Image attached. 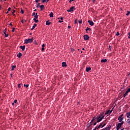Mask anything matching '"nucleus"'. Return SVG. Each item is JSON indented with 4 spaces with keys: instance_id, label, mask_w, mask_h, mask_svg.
<instances>
[{
    "instance_id": "nucleus-1",
    "label": "nucleus",
    "mask_w": 130,
    "mask_h": 130,
    "mask_svg": "<svg viewBox=\"0 0 130 130\" xmlns=\"http://www.w3.org/2000/svg\"><path fill=\"white\" fill-rule=\"evenodd\" d=\"M24 41L25 43L26 44H28V43H32V42H33V38L31 39H26Z\"/></svg>"
},
{
    "instance_id": "nucleus-2",
    "label": "nucleus",
    "mask_w": 130,
    "mask_h": 130,
    "mask_svg": "<svg viewBox=\"0 0 130 130\" xmlns=\"http://www.w3.org/2000/svg\"><path fill=\"white\" fill-rule=\"evenodd\" d=\"M103 118H104V116L103 115H102L99 116L97 118L96 122H100V121H101V120H102V119H103Z\"/></svg>"
},
{
    "instance_id": "nucleus-3",
    "label": "nucleus",
    "mask_w": 130,
    "mask_h": 130,
    "mask_svg": "<svg viewBox=\"0 0 130 130\" xmlns=\"http://www.w3.org/2000/svg\"><path fill=\"white\" fill-rule=\"evenodd\" d=\"M122 124H123V121H122L121 123H118L116 127V129L119 130L122 126Z\"/></svg>"
},
{
    "instance_id": "nucleus-4",
    "label": "nucleus",
    "mask_w": 130,
    "mask_h": 130,
    "mask_svg": "<svg viewBox=\"0 0 130 130\" xmlns=\"http://www.w3.org/2000/svg\"><path fill=\"white\" fill-rule=\"evenodd\" d=\"M95 119H97V117H94L92 119L91 122H90L89 123H88V124H87V126H88L89 127H90V126H91L92 125V123L93 122V121H94V120H95Z\"/></svg>"
},
{
    "instance_id": "nucleus-5",
    "label": "nucleus",
    "mask_w": 130,
    "mask_h": 130,
    "mask_svg": "<svg viewBox=\"0 0 130 130\" xmlns=\"http://www.w3.org/2000/svg\"><path fill=\"white\" fill-rule=\"evenodd\" d=\"M122 116H123V114H122L119 116L118 120L119 121V122H122V120H123V118Z\"/></svg>"
},
{
    "instance_id": "nucleus-6",
    "label": "nucleus",
    "mask_w": 130,
    "mask_h": 130,
    "mask_svg": "<svg viewBox=\"0 0 130 130\" xmlns=\"http://www.w3.org/2000/svg\"><path fill=\"white\" fill-rule=\"evenodd\" d=\"M74 10H76V8H75V7H72L70 8V10H67V12H74Z\"/></svg>"
},
{
    "instance_id": "nucleus-7",
    "label": "nucleus",
    "mask_w": 130,
    "mask_h": 130,
    "mask_svg": "<svg viewBox=\"0 0 130 130\" xmlns=\"http://www.w3.org/2000/svg\"><path fill=\"white\" fill-rule=\"evenodd\" d=\"M83 37H84V40H89V39H90V37H89V36H88V35H84V36H83Z\"/></svg>"
},
{
    "instance_id": "nucleus-8",
    "label": "nucleus",
    "mask_w": 130,
    "mask_h": 130,
    "mask_svg": "<svg viewBox=\"0 0 130 130\" xmlns=\"http://www.w3.org/2000/svg\"><path fill=\"white\" fill-rule=\"evenodd\" d=\"M88 23H89V25L90 26H93L94 25V22L91 20H88Z\"/></svg>"
},
{
    "instance_id": "nucleus-9",
    "label": "nucleus",
    "mask_w": 130,
    "mask_h": 130,
    "mask_svg": "<svg viewBox=\"0 0 130 130\" xmlns=\"http://www.w3.org/2000/svg\"><path fill=\"white\" fill-rule=\"evenodd\" d=\"M40 8L41 9V11H43V10H44V5H42L41 6H40Z\"/></svg>"
},
{
    "instance_id": "nucleus-10",
    "label": "nucleus",
    "mask_w": 130,
    "mask_h": 130,
    "mask_svg": "<svg viewBox=\"0 0 130 130\" xmlns=\"http://www.w3.org/2000/svg\"><path fill=\"white\" fill-rule=\"evenodd\" d=\"M25 46H21L20 47V48H21V49H22V50L23 51H24V50H25Z\"/></svg>"
},
{
    "instance_id": "nucleus-11",
    "label": "nucleus",
    "mask_w": 130,
    "mask_h": 130,
    "mask_svg": "<svg viewBox=\"0 0 130 130\" xmlns=\"http://www.w3.org/2000/svg\"><path fill=\"white\" fill-rule=\"evenodd\" d=\"M112 112V110H108L107 112L106 113V114H110V113Z\"/></svg>"
},
{
    "instance_id": "nucleus-12",
    "label": "nucleus",
    "mask_w": 130,
    "mask_h": 130,
    "mask_svg": "<svg viewBox=\"0 0 130 130\" xmlns=\"http://www.w3.org/2000/svg\"><path fill=\"white\" fill-rule=\"evenodd\" d=\"M21 56H22V54L21 53V52H19L18 54H17V57H18L19 58H21Z\"/></svg>"
},
{
    "instance_id": "nucleus-13",
    "label": "nucleus",
    "mask_w": 130,
    "mask_h": 130,
    "mask_svg": "<svg viewBox=\"0 0 130 130\" xmlns=\"http://www.w3.org/2000/svg\"><path fill=\"white\" fill-rule=\"evenodd\" d=\"M36 26H37V24L35 23L34 25H33L32 27L31 28V30H33L34 29H35V27H36Z\"/></svg>"
},
{
    "instance_id": "nucleus-14",
    "label": "nucleus",
    "mask_w": 130,
    "mask_h": 130,
    "mask_svg": "<svg viewBox=\"0 0 130 130\" xmlns=\"http://www.w3.org/2000/svg\"><path fill=\"white\" fill-rule=\"evenodd\" d=\"M62 67H67V63L65 62H63L62 63Z\"/></svg>"
},
{
    "instance_id": "nucleus-15",
    "label": "nucleus",
    "mask_w": 130,
    "mask_h": 130,
    "mask_svg": "<svg viewBox=\"0 0 130 130\" xmlns=\"http://www.w3.org/2000/svg\"><path fill=\"white\" fill-rule=\"evenodd\" d=\"M50 24H51V22H49V20L47 21L46 22V25H49Z\"/></svg>"
},
{
    "instance_id": "nucleus-16",
    "label": "nucleus",
    "mask_w": 130,
    "mask_h": 130,
    "mask_svg": "<svg viewBox=\"0 0 130 130\" xmlns=\"http://www.w3.org/2000/svg\"><path fill=\"white\" fill-rule=\"evenodd\" d=\"M49 2V0H42V3H48Z\"/></svg>"
},
{
    "instance_id": "nucleus-17",
    "label": "nucleus",
    "mask_w": 130,
    "mask_h": 130,
    "mask_svg": "<svg viewBox=\"0 0 130 130\" xmlns=\"http://www.w3.org/2000/svg\"><path fill=\"white\" fill-rule=\"evenodd\" d=\"M101 61V62H106V61H107V59H102Z\"/></svg>"
},
{
    "instance_id": "nucleus-18",
    "label": "nucleus",
    "mask_w": 130,
    "mask_h": 130,
    "mask_svg": "<svg viewBox=\"0 0 130 130\" xmlns=\"http://www.w3.org/2000/svg\"><path fill=\"white\" fill-rule=\"evenodd\" d=\"M4 34L5 35V37H9V34H7V31H4Z\"/></svg>"
},
{
    "instance_id": "nucleus-19",
    "label": "nucleus",
    "mask_w": 130,
    "mask_h": 130,
    "mask_svg": "<svg viewBox=\"0 0 130 130\" xmlns=\"http://www.w3.org/2000/svg\"><path fill=\"white\" fill-rule=\"evenodd\" d=\"M90 71H91V68H86V72H90Z\"/></svg>"
},
{
    "instance_id": "nucleus-20",
    "label": "nucleus",
    "mask_w": 130,
    "mask_h": 130,
    "mask_svg": "<svg viewBox=\"0 0 130 130\" xmlns=\"http://www.w3.org/2000/svg\"><path fill=\"white\" fill-rule=\"evenodd\" d=\"M85 30L86 31V32H87V31H92V29H91V28H89V27H87L86 28V29H85Z\"/></svg>"
},
{
    "instance_id": "nucleus-21",
    "label": "nucleus",
    "mask_w": 130,
    "mask_h": 130,
    "mask_svg": "<svg viewBox=\"0 0 130 130\" xmlns=\"http://www.w3.org/2000/svg\"><path fill=\"white\" fill-rule=\"evenodd\" d=\"M126 115H127V118H129V116H130V112L127 113Z\"/></svg>"
},
{
    "instance_id": "nucleus-22",
    "label": "nucleus",
    "mask_w": 130,
    "mask_h": 130,
    "mask_svg": "<svg viewBox=\"0 0 130 130\" xmlns=\"http://www.w3.org/2000/svg\"><path fill=\"white\" fill-rule=\"evenodd\" d=\"M128 93V92H127V91H126V92L123 94V97H124H124H125L126 96H127Z\"/></svg>"
},
{
    "instance_id": "nucleus-23",
    "label": "nucleus",
    "mask_w": 130,
    "mask_h": 130,
    "mask_svg": "<svg viewBox=\"0 0 130 130\" xmlns=\"http://www.w3.org/2000/svg\"><path fill=\"white\" fill-rule=\"evenodd\" d=\"M49 16L51 18L52 17H53V13L52 12H51L50 15H49Z\"/></svg>"
},
{
    "instance_id": "nucleus-24",
    "label": "nucleus",
    "mask_w": 130,
    "mask_h": 130,
    "mask_svg": "<svg viewBox=\"0 0 130 130\" xmlns=\"http://www.w3.org/2000/svg\"><path fill=\"white\" fill-rule=\"evenodd\" d=\"M15 69H16V66H13L11 70L14 71V70H15Z\"/></svg>"
},
{
    "instance_id": "nucleus-25",
    "label": "nucleus",
    "mask_w": 130,
    "mask_h": 130,
    "mask_svg": "<svg viewBox=\"0 0 130 130\" xmlns=\"http://www.w3.org/2000/svg\"><path fill=\"white\" fill-rule=\"evenodd\" d=\"M127 123H130V117L127 120Z\"/></svg>"
},
{
    "instance_id": "nucleus-26",
    "label": "nucleus",
    "mask_w": 130,
    "mask_h": 130,
    "mask_svg": "<svg viewBox=\"0 0 130 130\" xmlns=\"http://www.w3.org/2000/svg\"><path fill=\"white\" fill-rule=\"evenodd\" d=\"M34 20L35 21V23H38V22H39V20L37 19H34Z\"/></svg>"
},
{
    "instance_id": "nucleus-27",
    "label": "nucleus",
    "mask_w": 130,
    "mask_h": 130,
    "mask_svg": "<svg viewBox=\"0 0 130 130\" xmlns=\"http://www.w3.org/2000/svg\"><path fill=\"white\" fill-rule=\"evenodd\" d=\"M24 87H25V88H28L29 87V85L28 84H24Z\"/></svg>"
},
{
    "instance_id": "nucleus-28",
    "label": "nucleus",
    "mask_w": 130,
    "mask_h": 130,
    "mask_svg": "<svg viewBox=\"0 0 130 130\" xmlns=\"http://www.w3.org/2000/svg\"><path fill=\"white\" fill-rule=\"evenodd\" d=\"M130 14V12L129 11H127V14H126V16H129Z\"/></svg>"
},
{
    "instance_id": "nucleus-29",
    "label": "nucleus",
    "mask_w": 130,
    "mask_h": 130,
    "mask_svg": "<svg viewBox=\"0 0 130 130\" xmlns=\"http://www.w3.org/2000/svg\"><path fill=\"white\" fill-rule=\"evenodd\" d=\"M102 123H101L98 126L99 128H100L101 127V126H102Z\"/></svg>"
},
{
    "instance_id": "nucleus-30",
    "label": "nucleus",
    "mask_w": 130,
    "mask_h": 130,
    "mask_svg": "<svg viewBox=\"0 0 130 130\" xmlns=\"http://www.w3.org/2000/svg\"><path fill=\"white\" fill-rule=\"evenodd\" d=\"M34 19H38V16L35 15V18Z\"/></svg>"
},
{
    "instance_id": "nucleus-31",
    "label": "nucleus",
    "mask_w": 130,
    "mask_h": 130,
    "mask_svg": "<svg viewBox=\"0 0 130 130\" xmlns=\"http://www.w3.org/2000/svg\"><path fill=\"white\" fill-rule=\"evenodd\" d=\"M111 48H112V47H111V46H109V50H111Z\"/></svg>"
},
{
    "instance_id": "nucleus-32",
    "label": "nucleus",
    "mask_w": 130,
    "mask_h": 130,
    "mask_svg": "<svg viewBox=\"0 0 130 130\" xmlns=\"http://www.w3.org/2000/svg\"><path fill=\"white\" fill-rule=\"evenodd\" d=\"M21 14H24V10H23L22 9H21Z\"/></svg>"
},
{
    "instance_id": "nucleus-33",
    "label": "nucleus",
    "mask_w": 130,
    "mask_h": 130,
    "mask_svg": "<svg viewBox=\"0 0 130 130\" xmlns=\"http://www.w3.org/2000/svg\"><path fill=\"white\" fill-rule=\"evenodd\" d=\"M40 6V3H39L38 5H37V8H40V6Z\"/></svg>"
},
{
    "instance_id": "nucleus-34",
    "label": "nucleus",
    "mask_w": 130,
    "mask_h": 130,
    "mask_svg": "<svg viewBox=\"0 0 130 130\" xmlns=\"http://www.w3.org/2000/svg\"><path fill=\"white\" fill-rule=\"evenodd\" d=\"M108 128L109 129V130H110V128H111V125H109L108 127Z\"/></svg>"
},
{
    "instance_id": "nucleus-35",
    "label": "nucleus",
    "mask_w": 130,
    "mask_h": 130,
    "mask_svg": "<svg viewBox=\"0 0 130 130\" xmlns=\"http://www.w3.org/2000/svg\"><path fill=\"white\" fill-rule=\"evenodd\" d=\"M99 127H98V126H96L95 128H94V129L96 130V129H99Z\"/></svg>"
},
{
    "instance_id": "nucleus-36",
    "label": "nucleus",
    "mask_w": 130,
    "mask_h": 130,
    "mask_svg": "<svg viewBox=\"0 0 130 130\" xmlns=\"http://www.w3.org/2000/svg\"><path fill=\"white\" fill-rule=\"evenodd\" d=\"M78 22L79 24H82V20H79Z\"/></svg>"
},
{
    "instance_id": "nucleus-37",
    "label": "nucleus",
    "mask_w": 130,
    "mask_h": 130,
    "mask_svg": "<svg viewBox=\"0 0 130 130\" xmlns=\"http://www.w3.org/2000/svg\"><path fill=\"white\" fill-rule=\"evenodd\" d=\"M104 130H109V129L107 127H105Z\"/></svg>"
},
{
    "instance_id": "nucleus-38",
    "label": "nucleus",
    "mask_w": 130,
    "mask_h": 130,
    "mask_svg": "<svg viewBox=\"0 0 130 130\" xmlns=\"http://www.w3.org/2000/svg\"><path fill=\"white\" fill-rule=\"evenodd\" d=\"M116 35V36H118L119 35V32H117Z\"/></svg>"
},
{
    "instance_id": "nucleus-39",
    "label": "nucleus",
    "mask_w": 130,
    "mask_h": 130,
    "mask_svg": "<svg viewBox=\"0 0 130 130\" xmlns=\"http://www.w3.org/2000/svg\"><path fill=\"white\" fill-rule=\"evenodd\" d=\"M77 22H78V19H76L75 21V24H77L78 23Z\"/></svg>"
},
{
    "instance_id": "nucleus-40",
    "label": "nucleus",
    "mask_w": 130,
    "mask_h": 130,
    "mask_svg": "<svg viewBox=\"0 0 130 130\" xmlns=\"http://www.w3.org/2000/svg\"><path fill=\"white\" fill-rule=\"evenodd\" d=\"M105 125H106V123L104 124L102 126V127H104V126H105Z\"/></svg>"
},
{
    "instance_id": "nucleus-41",
    "label": "nucleus",
    "mask_w": 130,
    "mask_h": 130,
    "mask_svg": "<svg viewBox=\"0 0 130 130\" xmlns=\"http://www.w3.org/2000/svg\"><path fill=\"white\" fill-rule=\"evenodd\" d=\"M130 92V88H129L127 90V92Z\"/></svg>"
},
{
    "instance_id": "nucleus-42",
    "label": "nucleus",
    "mask_w": 130,
    "mask_h": 130,
    "mask_svg": "<svg viewBox=\"0 0 130 130\" xmlns=\"http://www.w3.org/2000/svg\"><path fill=\"white\" fill-rule=\"evenodd\" d=\"M15 29H16L15 27H13L12 29V31L15 32Z\"/></svg>"
},
{
    "instance_id": "nucleus-43",
    "label": "nucleus",
    "mask_w": 130,
    "mask_h": 130,
    "mask_svg": "<svg viewBox=\"0 0 130 130\" xmlns=\"http://www.w3.org/2000/svg\"><path fill=\"white\" fill-rule=\"evenodd\" d=\"M71 51H72V52L75 51V49L74 48H71Z\"/></svg>"
},
{
    "instance_id": "nucleus-44",
    "label": "nucleus",
    "mask_w": 130,
    "mask_h": 130,
    "mask_svg": "<svg viewBox=\"0 0 130 130\" xmlns=\"http://www.w3.org/2000/svg\"><path fill=\"white\" fill-rule=\"evenodd\" d=\"M18 88H21V84H19L18 85Z\"/></svg>"
},
{
    "instance_id": "nucleus-45",
    "label": "nucleus",
    "mask_w": 130,
    "mask_h": 130,
    "mask_svg": "<svg viewBox=\"0 0 130 130\" xmlns=\"http://www.w3.org/2000/svg\"><path fill=\"white\" fill-rule=\"evenodd\" d=\"M18 102V101L17 100H14V103H17Z\"/></svg>"
},
{
    "instance_id": "nucleus-46",
    "label": "nucleus",
    "mask_w": 130,
    "mask_h": 130,
    "mask_svg": "<svg viewBox=\"0 0 130 130\" xmlns=\"http://www.w3.org/2000/svg\"><path fill=\"white\" fill-rule=\"evenodd\" d=\"M11 10H12V8H11V7H9L8 8V12H9V11H11Z\"/></svg>"
},
{
    "instance_id": "nucleus-47",
    "label": "nucleus",
    "mask_w": 130,
    "mask_h": 130,
    "mask_svg": "<svg viewBox=\"0 0 130 130\" xmlns=\"http://www.w3.org/2000/svg\"><path fill=\"white\" fill-rule=\"evenodd\" d=\"M42 46L43 48L45 47V44H43L42 45Z\"/></svg>"
},
{
    "instance_id": "nucleus-48",
    "label": "nucleus",
    "mask_w": 130,
    "mask_h": 130,
    "mask_svg": "<svg viewBox=\"0 0 130 130\" xmlns=\"http://www.w3.org/2000/svg\"><path fill=\"white\" fill-rule=\"evenodd\" d=\"M128 35H129V36L128 37V38L129 39H130V32H129V33L128 34Z\"/></svg>"
},
{
    "instance_id": "nucleus-49",
    "label": "nucleus",
    "mask_w": 130,
    "mask_h": 130,
    "mask_svg": "<svg viewBox=\"0 0 130 130\" xmlns=\"http://www.w3.org/2000/svg\"><path fill=\"white\" fill-rule=\"evenodd\" d=\"M59 23H62V22H63V21H62V20H59Z\"/></svg>"
},
{
    "instance_id": "nucleus-50",
    "label": "nucleus",
    "mask_w": 130,
    "mask_h": 130,
    "mask_svg": "<svg viewBox=\"0 0 130 130\" xmlns=\"http://www.w3.org/2000/svg\"><path fill=\"white\" fill-rule=\"evenodd\" d=\"M35 15H36L35 12H34V13H32V16H35Z\"/></svg>"
},
{
    "instance_id": "nucleus-51",
    "label": "nucleus",
    "mask_w": 130,
    "mask_h": 130,
    "mask_svg": "<svg viewBox=\"0 0 130 130\" xmlns=\"http://www.w3.org/2000/svg\"><path fill=\"white\" fill-rule=\"evenodd\" d=\"M97 124V122H95L93 123V125H96Z\"/></svg>"
},
{
    "instance_id": "nucleus-52",
    "label": "nucleus",
    "mask_w": 130,
    "mask_h": 130,
    "mask_svg": "<svg viewBox=\"0 0 130 130\" xmlns=\"http://www.w3.org/2000/svg\"><path fill=\"white\" fill-rule=\"evenodd\" d=\"M40 0H36V3H39V2H40Z\"/></svg>"
},
{
    "instance_id": "nucleus-53",
    "label": "nucleus",
    "mask_w": 130,
    "mask_h": 130,
    "mask_svg": "<svg viewBox=\"0 0 130 130\" xmlns=\"http://www.w3.org/2000/svg\"><path fill=\"white\" fill-rule=\"evenodd\" d=\"M9 25L10 26H11V27H13V24H12V23H10Z\"/></svg>"
},
{
    "instance_id": "nucleus-54",
    "label": "nucleus",
    "mask_w": 130,
    "mask_h": 130,
    "mask_svg": "<svg viewBox=\"0 0 130 130\" xmlns=\"http://www.w3.org/2000/svg\"><path fill=\"white\" fill-rule=\"evenodd\" d=\"M42 51H44V48L42 47Z\"/></svg>"
},
{
    "instance_id": "nucleus-55",
    "label": "nucleus",
    "mask_w": 130,
    "mask_h": 130,
    "mask_svg": "<svg viewBox=\"0 0 130 130\" xmlns=\"http://www.w3.org/2000/svg\"><path fill=\"white\" fill-rule=\"evenodd\" d=\"M72 2H73V1L72 0H70V1H69V3L71 4V3H72Z\"/></svg>"
},
{
    "instance_id": "nucleus-56",
    "label": "nucleus",
    "mask_w": 130,
    "mask_h": 130,
    "mask_svg": "<svg viewBox=\"0 0 130 130\" xmlns=\"http://www.w3.org/2000/svg\"><path fill=\"white\" fill-rule=\"evenodd\" d=\"M4 32H7V28H5V29L4 30Z\"/></svg>"
},
{
    "instance_id": "nucleus-57",
    "label": "nucleus",
    "mask_w": 130,
    "mask_h": 130,
    "mask_svg": "<svg viewBox=\"0 0 130 130\" xmlns=\"http://www.w3.org/2000/svg\"><path fill=\"white\" fill-rule=\"evenodd\" d=\"M71 28V26H68V28H69V29H70V28Z\"/></svg>"
},
{
    "instance_id": "nucleus-58",
    "label": "nucleus",
    "mask_w": 130,
    "mask_h": 130,
    "mask_svg": "<svg viewBox=\"0 0 130 130\" xmlns=\"http://www.w3.org/2000/svg\"><path fill=\"white\" fill-rule=\"evenodd\" d=\"M13 13H16V10H13Z\"/></svg>"
},
{
    "instance_id": "nucleus-59",
    "label": "nucleus",
    "mask_w": 130,
    "mask_h": 130,
    "mask_svg": "<svg viewBox=\"0 0 130 130\" xmlns=\"http://www.w3.org/2000/svg\"><path fill=\"white\" fill-rule=\"evenodd\" d=\"M96 0H93L92 1V3H95V1Z\"/></svg>"
},
{
    "instance_id": "nucleus-60",
    "label": "nucleus",
    "mask_w": 130,
    "mask_h": 130,
    "mask_svg": "<svg viewBox=\"0 0 130 130\" xmlns=\"http://www.w3.org/2000/svg\"><path fill=\"white\" fill-rule=\"evenodd\" d=\"M12 15H13V16H15V13H12Z\"/></svg>"
},
{
    "instance_id": "nucleus-61",
    "label": "nucleus",
    "mask_w": 130,
    "mask_h": 130,
    "mask_svg": "<svg viewBox=\"0 0 130 130\" xmlns=\"http://www.w3.org/2000/svg\"><path fill=\"white\" fill-rule=\"evenodd\" d=\"M60 20H63V18L62 17H61Z\"/></svg>"
},
{
    "instance_id": "nucleus-62",
    "label": "nucleus",
    "mask_w": 130,
    "mask_h": 130,
    "mask_svg": "<svg viewBox=\"0 0 130 130\" xmlns=\"http://www.w3.org/2000/svg\"><path fill=\"white\" fill-rule=\"evenodd\" d=\"M21 23H22V24H24V21L23 20L21 21Z\"/></svg>"
},
{
    "instance_id": "nucleus-63",
    "label": "nucleus",
    "mask_w": 130,
    "mask_h": 130,
    "mask_svg": "<svg viewBox=\"0 0 130 130\" xmlns=\"http://www.w3.org/2000/svg\"><path fill=\"white\" fill-rule=\"evenodd\" d=\"M35 16H38L37 13H36Z\"/></svg>"
},
{
    "instance_id": "nucleus-64",
    "label": "nucleus",
    "mask_w": 130,
    "mask_h": 130,
    "mask_svg": "<svg viewBox=\"0 0 130 130\" xmlns=\"http://www.w3.org/2000/svg\"><path fill=\"white\" fill-rule=\"evenodd\" d=\"M6 14H9V11L6 12Z\"/></svg>"
}]
</instances>
